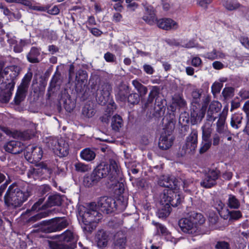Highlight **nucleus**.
I'll list each match as a JSON object with an SVG mask.
<instances>
[{
    "mask_svg": "<svg viewBox=\"0 0 249 249\" xmlns=\"http://www.w3.org/2000/svg\"><path fill=\"white\" fill-rule=\"evenodd\" d=\"M198 132L192 129L191 133L186 137L185 143L182 146L180 153L181 156L194 153L197 144Z\"/></svg>",
    "mask_w": 249,
    "mask_h": 249,
    "instance_id": "1a4fd4ad",
    "label": "nucleus"
},
{
    "mask_svg": "<svg viewBox=\"0 0 249 249\" xmlns=\"http://www.w3.org/2000/svg\"><path fill=\"white\" fill-rule=\"evenodd\" d=\"M158 183L160 186L167 189H174L175 191L179 186L180 182L174 177L163 176L159 179Z\"/></svg>",
    "mask_w": 249,
    "mask_h": 249,
    "instance_id": "ddd939ff",
    "label": "nucleus"
},
{
    "mask_svg": "<svg viewBox=\"0 0 249 249\" xmlns=\"http://www.w3.org/2000/svg\"><path fill=\"white\" fill-rule=\"evenodd\" d=\"M240 42L246 48H249V40L247 37L241 36L240 37Z\"/></svg>",
    "mask_w": 249,
    "mask_h": 249,
    "instance_id": "69168bd1",
    "label": "nucleus"
},
{
    "mask_svg": "<svg viewBox=\"0 0 249 249\" xmlns=\"http://www.w3.org/2000/svg\"><path fill=\"white\" fill-rule=\"evenodd\" d=\"M226 118L225 116H220L216 123V132L219 134H222L225 132L226 129L225 128V123Z\"/></svg>",
    "mask_w": 249,
    "mask_h": 249,
    "instance_id": "e433bc0d",
    "label": "nucleus"
},
{
    "mask_svg": "<svg viewBox=\"0 0 249 249\" xmlns=\"http://www.w3.org/2000/svg\"><path fill=\"white\" fill-rule=\"evenodd\" d=\"M40 224L47 226L48 232H53L66 228L69 223L65 218L58 217L50 221H43Z\"/></svg>",
    "mask_w": 249,
    "mask_h": 249,
    "instance_id": "9d476101",
    "label": "nucleus"
},
{
    "mask_svg": "<svg viewBox=\"0 0 249 249\" xmlns=\"http://www.w3.org/2000/svg\"><path fill=\"white\" fill-rule=\"evenodd\" d=\"M82 115L86 118H91L95 114V110L94 108L92 103H87L83 107Z\"/></svg>",
    "mask_w": 249,
    "mask_h": 249,
    "instance_id": "7c9ffc66",
    "label": "nucleus"
},
{
    "mask_svg": "<svg viewBox=\"0 0 249 249\" xmlns=\"http://www.w3.org/2000/svg\"><path fill=\"white\" fill-rule=\"evenodd\" d=\"M154 109L155 111L159 114L161 115V113H163L165 110V107L163 104V101L157 98L155 100Z\"/></svg>",
    "mask_w": 249,
    "mask_h": 249,
    "instance_id": "ea45409f",
    "label": "nucleus"
},
{
    "mask_svg": "<svg viewBox=\"0 0 249 249\" xmlns=\"http://www.w3.org/2000/svg\"><path fill=\"white\" fill-rule=\"evenodd\" d=\"M219 174V171L216 169L209 170L200 182L201 186L205 188H211L215 185Z\"/></svg>",
    "mask_w": 249,
    "mask_h": 249,
    "instance_id": "9b49d317",
    "label": "nucleus"
},
{
    "mask_svg": "<svg viewBox=\"0 0 249 249\" xmlns=\"http://www.w3.org/2000/svg\"><path fill=\"white\" fill-rule=\"evenodd\" d=\"M112 87L108 83L100 80L97 84L96 100L101 105H105L109 99Z\"/></svg>",
    "mask_w": 249,
    "mask_h": 249,
    "instance_id": "6e6552de",
    "label": "nucleus"
},
{
    "mask_svg": "<svg viewBox=\"0 0 249 249\" xmlns=\"http://www.w3.org/2000/svg\"><path fill=\"white\" fill-rule=\"evenodd\" d=\"M24 148L23 144L17 141H11L4 145V149L6 151L14 154L20 153Z\"/></svg>",
    "mask_w": 249,
    "mask_h": 249,
    "instance_id": "2eb2a0df",
    "label": "nucleus"
},
{
    "mask_svg": "<svg viewBox=\"0 0 249 249\" xmlns=\"http://www.w3.org/2000/svg\"><path fill=\"white\" fill-rule=\"evenodd\" d=\"M205 221L201 213H194L188 218H182L178 222L181 230L184 232L194 234L197 230L198 224H203Z\"/></svg>",
    "mask_w": 249,
    "mask_h": 249,
    "instance_id": "20e7f679",
    "label": "nucleus"
},
{
    "mask_svg": "<svg viewBox=\"0 0 249 249\" xmlns=\"http://www.w3.org/2000/svg\"><path fill=\"white\" fill-rule=\"evenodd\" d=\"M100 180L94 174V172L89 175L85 176L83 179L84 185L87 187H90L97 184Z\"/></svg>",
    "mask_w": 249,
    "mask_h": 249,
    "instance_id": "c85d7f7f",
    "label": "nucleus"
},
{
    "mask_svg": "<svg viewBox=\"0 0 249 249\" xmlns=\"http://www.w3.org/2000/svg\"><path fill=\"white\" fill-rule=\"evenodd\" d=\"M126 235L122 231L117 232L114 236L112 249H125Z\"/></svg>",
    "mask_w": 249,
    "mask_h": 249,
    "instance_id": "f3484780",
    "label": "nucleus"
},
{
    "mask_svg": "<svg viewBox=\"0 0 249 249\" xmlns=\"http://www.w3.org/2000/svg\"><path fill=\"white\" fill-rule=\"evenodd\" d=\"M39 55L40 52L38 49L35 47H32L30 52L27 54V59L31 63H38L39 62L38 56Z\"/></svg>",
    "mask_w": 249,
    "mask_h": 249,
    "instance_id": "473e14b6",
    "label": "nucleus"
},
{
    "mask_svg": "<svg viewBox=\"0 0 249 249\" xmlns=\"http://www.w3.org/2000/svg\"><path fill=\"white\" fill-rule=\"evenodd\" d=\"M206 107L203 106L201 108L193 107L191 113V122L193 124L200 123L204 117Z\"/></svg>",
    "mask_w": 249,
    "mask_h": 249,
    "instance_id": "dca6fc26",
    "label": "nucleus"
},
{
    "mask_svg": "<svg viewBox=\"0 0 249 249\" xmlns=\"http://www.w3.org/2000/svg\"><path fill=\"white\" fill-rule=\"evenodd\" d=\"M104 58L107 62H113L115 61V56L113 54L107 52L105 54Z\"/></svg>",
    "mask_w": 249,
    "mask_h": 249,
    "instance_id": "5fc2aeb1",
    "label": "nucleus"
},
{
    "mask_svg": "<svg viewBox=\"0 0 249 249\" xmlns=\"http://www.w3.org/2000/svg\"><path fill=\"white\" fill-rule=\"evenodd\" d=\"M224 206V204L220 200H216L214 203V207L220 215L221 214V211Z\"/></svg>",
    "mask_w": 249,
    "mask_h": 249,
    "instance_id": "864d4df0",
    "label": "nucleus"
},
{
    "mask_svg": "<svg viewBox=\"0 0 249 249\" xmlns=\"http://www.w3.org/2000/svg\"><path fill=\"white\" fill-rule=\"evenodd\" d=\"M44 200V198H40L36 203L34 204V205L32 207V211H36L37 209H43L42 207H40V206L42 204Z\"/></svg>",
    "mask_w": 249,
    "mask_h": 249,
    "instance_id": "4d7b16f0",
    "label": "nucleus"
},
{
    "mask_svg": "<svg viewBox=\"0 0 249 249\" xmlns=\"http://www.w3.org/2000/svg\"><path fill=\"white\" fill-rule=\"evenodd\" d=\"M59 80V75L56 74L53 76L50 83V87L52 88H54L56 86Z\"/></svg>",
    "mask_w": 249,
    "mask_h": 249,
    "instance_id": "052dcab7",
    "label": "nucleus"
},
{
    "mask_svg": "<svg viewBox=\"0 0 249 249\" xmlns=\"http://www.w3.org/2000/svg\"><path fill=\"white\" fill-rule=\"evenodd\" d=\"M49 148L52 149L54 153L59 157H64L69 153V145L66 141L60 138L50 139L47 142Z\"/></svg>",
    "mask_w": 249,
    "mask_h": 249,
    "instance_id": "0eeeda50",
    "label": "nucleus"
},
{
    "mask_svg": "<svg viewBox=\"0 0 249 249\" xmlns=\"http://www.w3.org/2000/svg\"><path fill=\"white\" fill-rule=\"evenodd\" d=\"M58 238L63 243H65V244H71V243H74L76 245V240L75 239L73 233L71 231H66L62 234L59 235Z\"/></svg>",
    "mask_w": 249,
    "mask_h": 249,
    "instance_id": "bb28decb",
    "label": "nucleus"
},
{
    "mask_svg": "<svg viewBox=\"0 0 249 249\" xmlns=\"http://www.w3.org/2000/svg\"><path fill=\"white\" fill-rule=\"evenodd\" d=\"M162 207L158 212V216L160 218H165L169 216L170 213L171 208L170 205H161Z\"/></svg>",
    "mask_w": 249,
    "mask_h": 249,
    "instance_id": "4c0bfd02",
    "label": "nucleus"
},
{
    "mask_svg": "<svg viewBox=\"0 0 249 249\" xmlns=\"http://www.w3.org/2000/svg\"><path fill=\"white\" fill-rule=\"evenodd\" d=\"M93 171L100 180L108 176L111 181H117L120 173L117 162L113 160H110L109 165L100 163Z\"/></svg>",
    "mask_w": 249,
    "mask_h": 249,
    "instance_id": "7ed1b4c3",
    "label": "nucleus"
},
{
    "mask_svg": "<svg viewBox=\"0 0 249 249\" xmlns=\"http://www.w3.org/2000/svg\"><path fill=\"white\" fill-rule=\"evenodd\" d=\"M153 224L155 226L157 234H161L163 236H167L170 234V232L167 228L162 224L153 221Z\"/></svg>",
    "mask_w": 249,
    "mask_h": 249,
    "instance_id": "58836bf2",
    "label": "nucleus"
},
{
    "mask_svg": "<svg viewBox=\"0 0 249 249\" xmlns=\"http://www.w3.org/2000/svg\"><path fill=\"white\" fill-rule=\"evenodd\" d=\"M51 213L50 211H44L40 212L37 214L31 217L29 220L28 222H34L42 218L45 217L49 215V213Z\"/></svg>",
    "mask_w": 249,
    "mask_h": 249,
    "instance_id": "79ce46f5",
    "label": "nucleus"
},
{
    "mask_svg": "<svg viewBox=\"0 0 249 249\" xmlns=\"http://www.w3.org/2000/svg\"><path fill=\"white\" fill-rule=\"evenodd\" d=\"M203 141V142H202L201 146L199 149V153L200 154H202L206 152L210 148L212 144V142L210 140Z\"/></svg>",
    "mask_w": 249,
    "mask_h": 249,
    "instance_id": "49530a36",
    "label": "nucleus"
},
{
    "mask_svg": "<svg viewBox=\"0 0 249 249\" xmlns=\"http://www.w3.org/2000/svg\"><path fill=\"white\" fill-rule=\"evenodd\" d=\"M215 248L216 249H229L230 245L225 241H219L215 245Z\"/></svg>",
    "mask_w": 249,
    "mask_h": 249,
    "instance_id": "3c124183",
    "label": "nucleus"
},
{
    "mask_svg": "<svg viewBox=\"0 0 249 249\" xmlns=\"http://www.w3.org/2000/svg\"><path fill=\"white\" fill-rule=\"evenodd\" d=\"M174 190H175L170 189H165L163 190L160 196L161 205L177 207L181 203L182 198Z\"/></svg>",
    "mask_w": 249,
    "mask_h": 249,
    "instance_id": "423d86ee",
    "label": "nucleus"
},
{
    "mask_svg": "<svg viewBox=\"0 0 249 249\" xmlns=\"http://www.w3.org/2000/svg\"><path fill=\"white\" fill-rule=\"evenodd\" d=\"M243 115L242 113H235L232 115L231 119V125L235 129H237L241 126Z\"/></svg>",
    "mask_w": 249,
    "mask_h": 249,
    "instance_id": "c756f323",
    "label": "nucleus"
},
{
    "mask_svg": "<svg viewBox=\"0 0 249 249\" xmlns=\"http://www.w3.org/2000/svg\"><path fill=\"white\" fill-rule=\"evenodd\" d=\"M223 87V84L220 82H214L212 86V91L213 94L219 93L221 88Z\"/></svg>",
    "mask_w": 249,
    "mask_h": 249,
    "instance_id": "09e8293b",
    "label": "nucleus"
},
{
    "mask_svg": "<svg viewBox=\"0 0 249 249\" xmlns=\"http://www.w3.org/2000/svg\"><path fill=\"white\" fill-rule=\"evenodd\" d=\"M31 196L29 189L21 188L16 183L10 185L4 195L5 205L12 208L20 207Z\"/></svg>",
    "mask_w": 249,
    "mask_h": 249,
    "instance_id": "f03ea898",
    "label": "nucleus"
},
{
    "mask_svg": "<svg viewBox=\"0 0 249 249\" xmlns=\"http://www.w3.org/2000/svg\"><path fill=\"white\" fill-rule=\"evenodd\" d=\"M217 50H213L212 52L207 53L205 57L210 60H214L216 59V53Z\"/></svg>",
    "mask_w": 249,
    "mask_h": 249,
    "instance_id": "13d9d810",
    "label": "nucleus"
},
{
    "mask_svg": "<svg viewBox=\"0 0 249 249\" xmlns=\"http://www.w3.org/2000/svg\"><path fill=\"white\" fill-rule=\"evenodd\" d=\"M148 89L146 87L143 86L137 91L139 92V96L143 97L145 96L147 92Z\"/></svg>",
    "mask_w": 249,
    "mask_h": 249,
    "instance_id": "0e129e2a",
    "label": "nucleus"
},
{
    "mask_svg": "<svg viewBox=\"0 0 249 249\" xmlns=\"http://www.w3.org/2000/svg\"><path fill=\"white\" fill-rule=\"evenodd\" d=\"M143 70L144 71L148 74H152L154 71V69L153 67L148 64H145L143 65Z\"/></svg>",
    "mask_w": 249,
    "mask_h": 249,
    "instance_id": "bf43d9fd",
    "label": "nucleus"
},
{
    "mask_svg": "<svg viewBox=\"0 0 249 249\" xmlns=\"http://www.w3.org/2000/svg\"><path fill=\"white\" fill-rule=\"evenodd\" d=\"M115 202L110 197L103 196L99 198L97 205L95 202L90 203L83 214V222L85 226L84 229L90 231V226L89 225L91 223H97L101 218V214L97 211L98 208L103 213H111L115 208Z\"/></svg>",
    "mask_w": 249,
    "mask_h": 249,
    "instance_id": "f257e3e1",
    "label": "nucleus"
},
{
    "mask_svg": "<svg viewBox=\"0 0 249 249\" xmlns=\"http://www.w3.org/2000/svg\"><path fill=\"white\" fill-rule=\"evenodd\" d=\"M8 3H21L24 5L29 6L30 4V2L27 0H5Z\"/></svg>",
    "mask_w": 249,
    "mask_h": 249,
    "instance_id": "6e6d98bb",
    "label": "nucleus"
},
{
    "mask_svg": "<svg viewBox=\"0 0 249 249\" xmlns=\"http://www.w3.org/2000/svg\"><path fill=\"white\" fill-rule=\"evenodd\" d=\"M96 156L95 153L89 148L83 149L80 152L81 158L86 161H90L93 160Z\"/></svg>",
    "mask_w": 249,
    "mask_h": 249,
    "instance_id": "2f4dec72",
    "label": "nucleus"
},
{
    "mask_svg": "<svg viewBox=\"0 0 249 249\" xmlns=\"http://www.w3.org/2000/svg\"><path fill=\"white\" fill-rule=\"evenodd\" d=\"M33 77V73L30 71L25 75L20 84L18 86L14 101L16 105H19L23 101L27 93L30 82Z\"/></svg>",
    "mask_w": 249,
    "mask_h": 249,
    "instance_id": "39448f33",
    "label": "nucleus"
},
{
    "mask_svg": "<svg viewBox=\"0 0 249 249\" xmlns=\"http://www.w3.org/2000/svg\"><path fill=\"white\" fill-rule=\"evenodd\" d=\"M213 121L207 120L201 127L202 138L203 141L210 140L212 132V125Z\"/></svg>",
    "mask_w": 249,
    "mask_h": 249,
    "instance_id": "5701e85b",
    "label": "nucleus"
},
{
    "mask_svg": "<svg viewBox=\"0 0 249 249\" xmlns=\"http://www.w3.org/2000/svg\"><path fill=\"white\" fill-rule=\"evenodd\" d=\"M173 103L177 104L179 107H184L186 103L184 99L180 96H176L173 98Z\"/></svg>",
    "mask_w": 249,
    "mask_h": 249,
    "instance_id": "de8ad7c7",
    "label": "nucleus"
},
{
    "mask_svg": "<svg viewBox=\"0 0 249 249\" xmlns=\"http://www.w3.org/2000/svg\"><path fill=\"white\" fill-rule=\"evenodd\" d=\"M108 234L103 230L98 231L95 236V241L99 248H104L107 246L109 241Z\"/></svg>",
    "mask_w": 249,
    "mask_h": 249,
    "instance_id": "412c9836",
    "label": "nucleus"
},
{
    "mask_svg": "<svg viewBox=\"0 0 249 249\" xmlns=\"http://www.w3.org/2000/svg\"><path fill=\"white\" fill-rule=\"evenodd\" d=\"M27 153L31 154V158H32L35 162L39 161L43 155V151L40 147L32 146L31 149L28 148Z\"/></svg>",
    "mask_w": 249,
    "mask_h": 249,
    "instance_id": "a878e982",
    "label": "nucleus"
},
{
    "mask_svg": "<svg viewBox=\"0 0 249 249\" xmlns=\"http://www.w3.org/2000/svg\"><path fill=\"white\" fill-rule=\"evenodd\" d=\"M233 89L230 88H225L222 94L225 100L229 99L232 96Z\"/></svg>",
    "mask_w": 249,
    "mask_h": 249,
    "instance_id": "8fccbe9b",
    "label": "nucleus"
},
{
    "mask_svg": "<svg viewBox=\"0 0 249 249\" xmlns=\"http://www.w3.org/2000/svg\"><path fill=\"white\" fill-rule=\"evenodd\" d=\"M123 121L119 115L114 116L111 120V126L112 129L118 131L123 125Z\"/></svg>",
    "mask_w": 249,
    "mask_h": 249,
    "instance_id": "72a5a7b5",
    "label": "nucleus"
},
{
    "mask_svg": "<svg viewBox=\"0 0 249 249\" xmlns=\"http://www.w3.org/2000/svg\"><path fill=\"white\" fill-rule=\"evenodd\" d=\"M62 203V198L58 194L50 196L48 199L47 203L42 206L43 209L53 206H59Z\"/></svg>",
    "mask_w": 249,
    "mask_h": 249,
    "instance_id": "393cba45",
    "label": "nucleus"
},
{
    "mask_svg": "<svg viewBox=\"0 0 249 249\" xmlns=\"http://www.w3.org/2000/svg\"><path fill=\"white\" fill-rule=\"evenodd\" d=\"M49 246L51 249H74L76 245L74 243L71 244H66L63 243L58 238V241H48Z\"/></svg>",
    "mask_w": 249,
    "mask_h": 249,
    "instance_id": "4be33fe9",
    "label": "nucleus"
},
{
    "mask_svg": "<svg viewBox=\"0 0 249 249\" xmlns=\"http://www.w3.org/2000/svg\"><path fill=\"white\" fill-rule=\"evenodd\" d=\"M127 102L131 104H137L140 101L139 95L136 93L129 94L127 97Z\"/></svg>",
    "mask_w": 249,
    "mask_h": 249,
    "instance_id": "a18cd8bd",
    "label": "nucleus"
},
{
    "mask_svg": "<svg viewBox=\"0 0 249 249\" xmlns=\"http://www.w3.org/2000/svg\"><path fill=\"white\" fill-rule=\"evenodd\" d=\"M91 33L95 36H100L102 34V32L96 28H89Z\"/></svg>",
    "mask_w": 249,
    "mask_h": 249,
    "instance_id": "338daca9",
    "label": "nucleus"
},
{
    "mask_svg": "<svg viewBox=\"0 0 249 249\" xmlns=\"http://www.w3.org/2000/svg\"><path fill=\"white\" fill-rule=\"evenodd\" d=\"M219 219L218 215L214 213H210L209 216V221L212 225H214L217 223Z\"/></svg>",
    "mask_w": 249,
    "mask_h": 249,
    "instance_id": "603ef678",
    "label": "nucleus"
},
{
    "mask_svg": "<svg viewBox=\"0 0 249 249\" xmlns=\"http://www.w3.org/2000/svg\"><path fill=\"white\" fill-rule=\"evenodd\" d=\"M174 140V137L171 135L162 134L159 139V148L163 150L169 149L172 146Z\"/></svg>",
    "mask_w": 249,
    "mask_h": 249,
    "instance_id": "a211bd4d",
    "label": "nucleus"
},
{
    "mask_svg": "<svg viewBox=\"0 0 249 249\" xmlns=\"http://www.w3.org/2000/svg\"><path fill=\"white\" fill-rule=\"evenodd\" d=\"M75 170L78 172L84 173L90 170V167L88 164L82 162H77L74 164Z\"/></svg>",
    "mask_w": 249,
    "mask_h": 249,
    "instance_id": "a19ab883",
    "label": "nucleus"
},
{
    "mask_svg": "<svg viewBox=\"0 0 249 249\" xmlns=\"http://www.w3.org/2000/svg\"><path fill=\"white\" fill-rule=\"evenodd\" d=\"M201 63V60L198 57H195L192 60V65L194 67H198Z\"/></svg>",
    "mask_w": 249,
    "mask_h": 249,
    "instance_id": "774afa93",
    "label": "nucleus"
},
{
    "mask_svg": "<svg viewBox=\"0 0 249 249\" xmlns=\"http://www.w3.org/2000/svg\"><path fill=\"white\" fill-rule=\"evenodd\" d=\"M2 130L6 134L11 135L14 138L19 139L21 140H29L34 136V131L30 129L24 131L16 130L13 132L7 128H3Z\"/></svg>",
    "mask_w": 249,
    "mask_h": 249,
    "instance_id": "f8f14e48",
    "label": "nucleus"
},
{
    "mask_svg": "<svg viewBox=\"0 0 249 249\" xmlns=\"http://www.w3.org/2000/svg\"><path fill=\"white\" fill-rule=\"evenodd\" d=\"M221 107V103L218 101H213L211 102L207 111V120L214 121L217 116L219 115L218 113L220 112Z\"/></svg>",
    "mask_w": 249,
    "mask_h": 249,
    "instance_id": "4468645a",
    "label": "nucleus"
},
{
    "mask_svg": "<svg viewBox=\"0 0 249 249\" xmlns=\"http://www.w3.org/2000/svg\"><path fill=\"white\" fill-rule=\"evenodd\" d=\"M225 8L228 10H234L242 6L238 2L234 1H227L225 3Z\"/></svg>",
    "mask_w": 249,
    "mask_h": 249,
    "instance_id": "37998d69",
    "label": "nucleus"
},
{
    "mask_svg": "<svg viewBox=\"0 0 249 249\" xmlns=\"http://www.w3.org/2000/svg\"><path fill=\"white\" fill-rule=\"evenodd\" d=\"M129 92L128 86L125 85H121L119 88L118 91L116 94V97L117 100L120 101L125 102L127 98Z\"/></svg>",
    "mask_w": 249,
    "mask_h": 249,
    "instance_id": "cd10ccee",
    "label": "nucleus"
},
{
    "mask_svg": "<svg viewBox=\"0 0 249 249\" xmlns=\"http://www.w3.org/2000/svg\"><path fill=\"white\" fill-rule=\"evenodd\" d=\"M10 183V180H6L5 182L0 186V200H1L3 193L5 190L8 184Z\"/></svg>",
    "mask_w": 249,
    "mask_h": 249,
    "instance_id": "680f3d73",
    "label": "nucleus"
},
{
    "mask_svg": "<svg viewBox=\"0 0 249 249\" xmlns=\"http://www.w3.org/2000/svg\"><path fill=\"white\" fill-rule=\"evenodd\" d=\"M144 9L145 13L143 17V19L150 25H153L156 23L157 18L153 7L150 5H146L145 6Z\"/></svg>",
    "mask_w": 249,
    "mask_h": 249,
    "instance_id": "aec40b11",
    "label": "nucleus"
},
{
    "mask_svg": "<svg viewBox=\"0 0 249 249\" xmlns=\"http://www.w3.org/2000/svg\"><path fill=\"white\" fill-rule=\"evenodd\" d=\"M160 93V88L157 86H152L150 92L147 99L148 103H152L154 99L158 98Z\"/></svg>",
    "mask_w": 249,
    "mask_h": 249,
    "instance_id": "f704fd0d",
    "label": "nucleus"
},
{
    "mask_svg": "<svg viewBox=\"0 0 249 249\" xmlns=\"http://www.w3.org/2000/svg\"><path fill=\"white\" fill-rule=\"evenodd\" d=\"M227 205L231 209H237L240 206L239 201L232 195H229Z\"/></svg>",
    "mask_w": 249,
    "mask_h": 249,
    "instance_id": "c9c22d12",
    "label": "nucleus"
},
{
    "mask_svg": "<svg viewBox=\"0 0 249 249\" xmlns=\"http://www.w3.org/2000/svg\"><path fill=\"white\" fill-rule=\"evenodd\" d=\"M220 137L218 134H214L213 137V144L214 146L217 145L220 142Z\"/></svg>",
    "mask_w": 249,
    "mask_h": 249,
    "instance_id": "e2e57ef3",
    "label": "nucleus"
},
{
    "mask_svg": "<svg viewBox=\"0 0 249 249\" xmlns=\"http://www.w3.org/2000/svg\"><path fill=\"white\" fill-rule=\"evenodd\" d=\"M157 26L162 29L169 30L178 28V23L171 18H161L156 22Z\"/></svg>",
    "mask_w": 249,
    "mask_h": 249,
    "instance_id": "6ab92c4d",
    "label": "nucleus"
},
{
    "mask_svg": "<svg viewBox=\"0 0 249 249\" xmlns=\"http://www.w3.org/2000/svg\"><path fill=\"white\" fill-rule=\"evenodd\" d=\"M10 76L12 78L10 82L7 84L6 82L4 83V84H5L6 91L4 92L5 95H4L3 100L6 102H9L12 96V91L14 90L15 85L16 84L14 81V78H16L17 76L14 77V73L13 74V75H11V74H10Z\"/></svg>",
    "mask_w": 249,
    "mask_h": 249,
    "instance_id": "b1692460",
    "label": "nucleus"
},
{
    "mask_svg": "<svg viewBox=\"0 0 249 249\" xmlns=\"http://www.w3.org/2000/svg\"><path fill=\"white\" fill-rule=\"evenodd\" d=\"M229 215V220H237L242 216L241 212L240 211H231L227 210Z\"/></svg>",
    "mask_w": 249,
    "mask_h": 249,
    "instance_id": "c03bdc74",
    "label": "nucleus"
}]
</instances>
